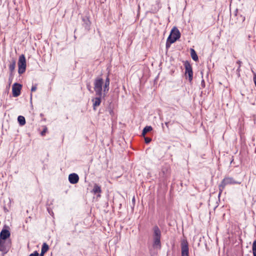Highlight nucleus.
<instances>
[{"mask_svg":"<svg viewBox=\"0 0 256 256\" xmlns=\"http://www.w3.org/2000/svg\"><path fill=\"white\" fill-rule=\"evenodd\" d=\"M110 83V80L108 76H107L104 83L102 78H96L94 80V88L96 92V97L92 99L94 110H96V108L100 105L102 98H104L106 94L108 92Z\"/></svg>","mask_w":256,"mask_h":256,"instance_id":"1","label":"nucleus"},{"mask_svg":"<svg viewBox=\"0 0 256 256\" xmlns=\"http://www.w3.org/2000/svg\"><path fill=\"white\" fill-rule=\"evenodd\" d=\"M180 36V34L179 30L176 28H174L171 30L170 34L167 39L166 47H170V44L174 42Z\"/></svg>","mask_w":256,"mask_h":256,"instance_id":"2","label":"nucleus"},{"mask_svg":"<svg viewBox=\"0 0 256 256\" xmlns=\"http://www.w3.org/2000/svg\"><path fill=\"white\" fill-rule=\"evenodd\" d=\"M18 72L19 74L24 73L26 69V60L25 56L24 54L20 56L18 61Z\"/></svg>","mask_w":256,"mask_h":256,"instance_id":"3","label":"nucleus"},{"mask_svg":"<svg viewBox=\"0 0 256 256\" xmlns=\"http://www.w3.org/2000/svg\"><path fill=\"white\" fill-rule=\"evenodd\" d=\"M240 184V182H236L232 178L228 177L225 178L219 186L220 194L222 192L225 186L228 184Z\"/></svg>","mask_w":256,"mask_h":256,"instance_id":"4","label":"nucleus"},{"mask_svg":"<svg viewBox=\"0 0 256 256\" xmlns=\"http://www.w3.org/2000/svg\"><path fill=\"white\" fill-rule=\"evenodd\" d=\"M10 246V240H0V251L2 252L3 254H4L8 252Z\"/></svg>","mask_w":256,"mask_h":256,"instance_id":"5","label":"nucleus"},{"mask_svg":"<svg viewBox=\"0 0 256 256\" xmlns=\"http://www.w3.org/2000/svg\"><path fill=\"white\" fill-rule=\"evenodd\" d=\"M185 67V76L186 78H188V80L191 82L193 78V72L192 67L190 64L188 62H186L184 63Z\"/></svg>","mask_w":256,"mask_h":256,"instance_id":"6","label":"nucleus"},{"mask_svg":"<svg viewBox=\"0 0 256 256\" xmlns=\"http://www.w3.org/2000/svg\"><path fill=\"white\" fill-rule=\"evenodd\" d=\"M182 248V256H189L188 244V241L183 239L180 243Z\"/></svg>","mask_w":256,"mask_h":256,"instance_id":"7","label":"nucleus"},{"mask_svg":"<svg viewBox=\"0 0 256 256\" xmlns=\"http://www.w3.org/2000/svg\"><path fill=\"white\" fill-rule=\"evenodd\" d=\"M22 86L18 83H14L12 86V92L14 97H17L20 94Z\"/></svg>","mask_w":256,"mask_h":256,"instance_id":"8","label":"nucleus"},{"mask_svg":"<svg viewBox=\"0 0 256 256\" xmlns=\"http://www.w3.org/2000/svg\"><path fill=\"white\" fill-rule=\"evenodd\" d=\"M79 180L78 175L75 173L71 174L68 176V180L70 184H76Z\"/></svg>","mask_w":256,"mask_h":256,"instance_id":"9","label":"nucleus"},{"mask_svg":"<svg viewBox=\"0 0 256 256\" xmlns=\"http://www.w3.org/2000/svg\"><path fill=\"white\" fill-rule=\"evenodd\" d=\"M10 236V232L6 229H3L0 234V240H10L8 239Z\"/></svg>","mask_w":256,"mask_h":256,"instance_id":"10","label":"nucleus"},{"mask_svg":"<svg viewBox=\"0 0 256 256\" xmlns=\"http://www.w3.org/2000/svg\"><path fill=\"white\" fill-rule=\"evenodd\" d=\"M154 238H160L161 232L158 226H154L153 228Z\"/></svg>","mask_w":256,"mask_h":256,"instance_id":"11","label":"nucleus"},{"mask_svg":"<svg viewBox=\"0 0 256 256\" xmlns=\"http://www.w3.org/2000/svg\"><path fill=\"white\" fill-rule=\"evenodd\" d=\"M16 62L14 59H12L10 64H9V70L10 72V75L12 76V72L14 71L16 68Z\"/></svg>","mask_w":256,"mask_h":256,"instance_id":"12","label":"nucleus"},{"mask_svg":"<svg viewBox=\"0 0 256 256\" xmlns=\"http://www.w3.org/2000/svg\"><path fill=\"white\" fill-rule=\"evenodd\" d=\"M154 246L160 248V238H154Z\"/></svg>","mask_w":256,"mask_h":256,"instance_id":"13","label":"nucleus"},{"mask_svg":"<svg viewBox=\"0 0 256 256\" xmlns=\"http://www.w3.org/2000/svg\"><path fill=\"white\" fill-rule=\"evenodd\" d=\"M190 56L192 60L196 62L198 61V56H197V54L195 50L192 49L190 48Z\"/></svg>","mask_w":256,"mask_h":256,"instance_id":"14","label":"nucleus"},{"mask_svg":"<svg viewBox=\"0 0 256 256\" xmlns=\"http://www.w3.org/2000/svg\"><path fill=\"white\" fill-rule=\"evenodd\" d=\"M152 130V128L151 126H146L142 130V136H144L146 134Z\"/></svg>","mask_w":256,"mask_h":256,"instance_id":"15","label":"nucleus"},{"mask_svg":"<svg viewBox=\"0 0 256 256\" xmlns=\"http://www.w3.org/2000/svg\"><path fill=\"white\" fill-rule=\"evenodd\" d=\"M92 192L94 194H96V193H100L102 192L100 187L97 184H94V188L92 190Z\"/></svg>","mask_w":256,"mask_h":256,"instance_id":"16","label":"nucleus"},{"mask_svg":"<svg viewBox=\"0 0 256 256\" xmlns=\"http://www.w3.org/2000/svg\"><path fill=\"white\" fill-rule=\"evenodd\" d=\"M18 120L20 126H24L26 124V120L24 116H20L18 118Z\"/></svg>","mask_w":256,"mask_h":256,"instance_id":"17","label":"nucleus"},{"mask_svg":"<svg viewBox=\"0 0 256 256\" xmlns=\"http://www.w3.org/2000/svg\"><path fill=\"white\" fill-rule=\"evenodd\" d=\"M48 250V246L46 243H44L42 246L41 252H42L43 254H45Z\"/></svg>","mask_w":256,"mask_h":256,"instance_id":"18","label":"nucleus"},{"mask_svg":"<svg viewBox=\"0 0 256 256\" xmlns=\"http://www.w3.org/2000/svg\"><path fill=\"white\" fill-rule=\"evenodd\" d=\"M252 250L254 256H256V240L252 244Z\"/></svg>","mask_w":256,"mask_h":256,"instance_id":"19","label":"nucleus"},{"mask_svg":"<svg viewBox=\"0 0 256 256\" xmlns=\"http://www.w3.org/2000/svg\"><path fill=\"white\" fill-rule=\"evenodd\" d=\"M144 140L146 144H148L152 141V138H150L146 137L144 138Z\"/></svg>","mask_w":256,"mask_h":256,"instance_id":"20","label":"nucleus"},{"mask_svg":"<svg viewBox=\"0 0 256 256\" xmlns=\"http://www.w3.org/2000/svg\"><path fill=\"white\" fill-rule=\"evenodd\" d=\"M36 88H37L36 84L34 85L32 87L31 91L32 92H35L36 90Z\"/></svg>","mask_w":256,"mask_h":256,"instance_id":"21","label":"nucleus"},{"mask_svg":"<svg viewBox=\"0 0 256 256\" xmlns=\"http://www.w3.org/2000/svg\"><path fill=\"white\" fill-rule=\"evenodd\" d=\"M38 253L36 251H35L34 253L30 254L29 256H38Z\"/></svg>","mask_w":256,"mask_h":256,"instance_id":"22","label":"nucleus"},{"mask_svg":"<svg viewBox=\"0 0 256 256\" xmlns=\"http://www.w3.org/2000/svg\"><path fill=\"white\" fill-rule=\"evenodd\" d=\"M47 128H45L41 132V135L42 136H44L45 134L46 133V132H47Z\"/></svg>","mask_w":256,"mask_h":256,"instance_id":"23","label":"nucleus"},{"mask_svg":"<svg viewBox=\"0 0 256 256\" xmlns=\"http://www.w3.org/2000/svg\"><path fill=\"white\" fill-rule=\"evenodd\" d=\"M254 81L256 86V75L254 77Z\"/></svg>","mask_w":256,"mask_h":256,"instance_id":"24","label":"nucleus"},{"mask_svg":"<svg viewBox=\"0 0 256 256\" xmlns=\"http://www.w3.org/2000/svg\"><path fill=\"white\" fill-rule=\"evenodd\" d=\"M241 63H242V62L240 60H238L237 62V64H239V66H240Z\"/></svg>","mask_w":256,"mask_h":256,"instance_id":"25","label":"nucleus"},{"mask_svg":"<svg viewBox=\"0 0 256 256\" xmlns=\"http://www.w3.org/2000/svg\"><path fill=\"white\" fill-rule=\"evenodd\" d=\"M110 114H113V111L112 110H110Z\"/></svg>","mask_w":256,"mask_h":256,"instance_id":"26","label":"nucleus"},{"mask_svg":"<svg viewBox=\"0 0 256 256\" xmlns=\"http://www.w3.org/2000/svg\"><path fill=\"white\" fill-rule=\"evenodd\" d=\"M44 254H43V253H42V252H41L40 254V256H44Z\"/></svg>","mask_w":256,"mask_h":256,"instance_id":"27","label":"nucleus"},{"mask_svg":"<svg viewBox=\"0 0 256 256\" xmlns=\"http://www.w3.org/2000/svg\"><path fill=\"white\" fill-rule=\"evenodd\" d=\"M240 66H238V68L237 70V71H240Z\"/></svg>","mask_w":256,"mask_h":256,"instance_id":"28","label":"nucleus"},{"mask_svg":"<svg viewBox=\"0 0 256 256\" xmlns=\"http://www.w3.org/2000/svg\"><path fill=\"white\" fill-rule=\"evenodd\" d=\"M165 124H166V126H168V122H166V123H165Z\"/></svg>","mask_w":256,"mask_h":256,"instance_id":"29","label":"nucleus"},{"mask_svg":"<svg viewBox=\"0 0 256 256\" xmlns=\"http://www.w3.org/2000/svg\"><path fill=\"white\" fill-rule=\"evenodd\" d=\"M132 200L134 201V198H133Z\"/></svg>","mask_w":256,"mask_h":256,"instance_id":"30","label":"nucleus"},{"mask_svg":"<svg viewBox=\"0 0 256 256\" xmlns=\"http://www.w3.org/2000/svg\"><path fill=\"white\" fill-rule=\"evenodd\" d=\"M9 80L10 82H11V81H12L10 78L9 79Z\"/></svg>","mask_w":256,"mask_h":256,"instance_id":"31","label":"nucleus"}]
</instances>
